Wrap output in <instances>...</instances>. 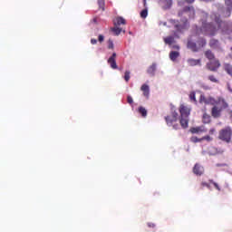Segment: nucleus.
<instances>
[{
	"mask_svg": "<svg viewBox=\"0 0 232 232\" xmlns=\"http://www.w3.org/2000/svg\"><path fill=\"white\" fill-rule=\"evenodd\" d=\"M215 23H207L206 21L202 22L201 27L196 26L194 32L196 35H216L218 30H221L223 34H232V23L231 22H222L220 20V15L214 14L212 16Z\"/></svg>",
	"mask_w": 232,
	"mask_h": 232,
	"instance_id": "f257e3e1",
	"label": "nucleus"
},
{
	"mask_svg": "<svg viewBox=\"0 0 232 232\" xmlns=\"http://www.w3.org/2000/svg\"><path fill=\"white\" fill-rule=\"evenodd\" d=\"M178 15L183 18V24H175V28L178 32H182L186 28V24H188V18L195 19V7L185 6L182 10L179 11Z\"/></svg>",
	"mask_w": 232,
	"mask_h": 232,
	"instance_id": "f03ea898",
	"label": "nucleus"
},
{
	"mask_svg": "<svg viewBox=\"0 0 232 232\" xmlns=\"http://www.w3.org/2000/svg\"><path fill=\"white\" fill-rule=\"evenodd\" d=\"M179 113H180V118H179V123L181 128L183 130H186L189 124V115L191 114V107L181 104L179 106Z\"/></svg>",
	"mask_w": 232,
	"mask_h": 232,
	"instance_id": "7ed1b4c3",
	"label": "nucleus"
},
{
	"mask_svg": "<svg viewBox=\"0 0 232 232\" xmlns=\"http://www.w3.org/2000/svg\"><path fill=\"white\" fill-rule=\"evenodd\" d=\"M218 140H222V142H226L227 144H230L232 142V129L227 126L224 129H221L218 132Z\"/></svg>",
	"mask_w": 232,
	"mask_h": 232,
	"instance_id": "20e7f679",
	"label": "nucleus"
},
{
	"mask_svg": "<svg viewBox=\"0 0 232 232\" xmlns=\"http://www.w3.org/2000/svg\"><path fill=\"white\" fill-rule=\"evenodd\" d=\"M220 66H222V64L218 59L211 60L206 64V68L207 70H209V72H218V68H220Z\"/></svg>",
	"mask_w": 232,
	"mask_h": 232,
	"instance_id": "39448f33",
	"label": "nucleus"
},
{
	"mask_svg": "<svg viewBox=\"0 0 232 232\" xmlns=\"http://www.w3.org/2000/svg\"><path fill=\"white\" fill-rule=\"evenodd\" d=\"M199 103L200 104H210L211 106H217V99L209 96L206 97V95L201 94L199 97Z\"/></svg>",
	"mask_w": 232,
	"mask_h": 232,
	"instance_id": "423d86ee",
	"label": "nucleus"
},
{
	"mask_svg": "<svg viewBox=\"0 0 232 232\" xmlns=\"http://www.w3.org/2000/svg\"><path fill=\"white\" fill-rule=\"evenodd\" d=\"M178 119H179V113L177 112V111H172L170 116L165 117V121L168 126H172L173 122H177Z\"/></svg>",
	"mask_w": 232,
	"mask_h": 232,
	"instance_id": "0eeeda50",
	"label": "nucleus"
},
{
	"mask_svg": "<svg viewBox=\"0 0 232 232\" xmlns=\"http://www.w3.org/2000/svg\"><path fill=\"white\" fill-rule=\"evenodd\" d=\"M117 58V53H113L112 55L108 59V64H110L111 68L112 70H117V61L115 60Z\"/></svg>",
	"mask_w": 232,
	"mask_h": 232,
	"instance_id": "6e6552de",
	"label": "nucleus"
},
{
	"mask_svg": "<svg viewBox=\"0 0 232 232\" xmlns=\"http://www.w3.org/2000/svg\"><path fill=\"white\" fill-rule=\"evenodd\" d=\"M187 48L191 50V52H198V46L197 45V43L193 42V39L191 38L188 39Z\"/></svg>",
	"mask_w": 232,
	"mask_h": 232,
	"instance_id": "1a4fd4ad",
	"label": "nucleus"
},
{
	"mask_svg": "<svg viewBox=\"0 0 232 232\" xmlns=\"http://www.w3.org/2000/svg\"><path fill=\"white\" fill-rule=\"evenodd\" d=\"M216 101H217L216 106H219L221 110H226L229 106L227 104V102H226V100L222 97H218Z\"/></svg>",
	"mask_w": 232,
	"mask_h": 232,
	"instance_id": "9d476101",
	"label": "nucleus"
},
{
	"mask_svg": "<svg viewBox=\"0 0 232 232\" xmlns=\"http://www.w3.org/2000/svg\"><path fill=\"white\" fill-rule=\"evenodd\" d=\"M193 174L198 175V177H200L201 175H204V167H202L198 163H196L193 168Z\"/></svg>",
	"mask_w": 232,
	"mask_h": 232,
	"instance_id": "9b49d317",
	"label": "nucleus"
},
{
	"mask_svg": "<svg viewBox=\"0 0 232 232\" xmlns=\"http://www.w3.org/2000/svg\"><path fill=\"white\" fill-rule=\"evenodd\" d=\"M222 113V108L214 105V107L211 110V115L212 117H214V119H218V117H220Z\"/></svg>",
	"mask_w": 232,
	"mask_h": 232,
	"instance_id": "f8f14e48",
	"label": "nucleus"
},
{
	"mask_svg": "<svg viewBox=\"0 0 232 232\" xmlns=\"http://www.w3.org/2000/svg\"><path fill=\"white\" fill-rule=\"evenodd\" d=\"M188 66H202V60L189 58L187 60Z\"/></svg>",
	"mask_w": 232,
	"mask_h": 232,
	"instance_id": "ddd939ff",
	"label": "nucleus"
},
{
	"mask_svg": "<svg viewBox=\"0 0 232 232\" xmlns=\"http://www.w3.org/2000/svg\"><path fill=\"white\" fill-rule=\"evenodd\" d=\"M209 46H210V48H213L214 50H221L220 43L217 39H211L209 41Z\"/></svg>",
	"mask_w": 232,
	"mask_h": 232,
	"instance_id": "4468645a",
	"label": "nucleus"
},
{
	"mask_svg": "<svg viewBox=\"0 0 232 232\" xmlns=\"http://www.w3.org/2000/svg\"><path fill=\"white\" fill-rule=\"evenodd\" d=\"M114 26H121V24H126V19L121 16H118L113 20Z\"/></svg>",
	"mask_w": 232,
	"mask_h": 232,
	"instance_id": "2eb2a0df",
	"label": "nucleus"
},
{
	"mask_svg": "<svg viewBox=\"0 0 232 232\" xmlns=\"http://www.w3.org/2000/svg\"><path fill=\"white\" fill-rule=\"evenodd\" d=\"M140 90L143 92L144 97L148 99L150 97V85L144 83L141 85Z\"/></svg>",
	"mask_w": 232,
	"mask_h": 232,
	"instance_id": "dca6fc26",
	"label": "nucleus"
},
{
	"mask_svg": "<svg viewBox=\"0 0 232 232\" xmlns=\"http://www.w3.org/2000/svg\"><path fill=\"white\" fill-rule=\"evenodd\" d=\"M208 44V42L205 40V38H198L197 41L198 50H202Z\"/></svg>",
	"mask_w": 232,
	"mask_h": 232,
	"instance_id": "f3484780",
	"label": "nucleus"
},
{
	"mask_svg": "<svg viewBox=\"0 0 232 232\" xmlns=\"http://www.w3.org/2000/svg\"><path fill=\"white\" fill-rule=\"evenodd\" d=\"M155 72H157V63H152L147 70V73L153 77L155 75Z\"/></svg>",
	"mask_w": 232,
	"mask_h": 232,
	"instance_id": "a211bd4d",
	"label": "nucleus"
},
{
	"mask_svg": "<svg viewBox=\"0 0 232 232\" xmlns=\"http://www.w3.org/2000/svg\"><path fill=\"white\" fill-rule=\"evenodd\" d=\"M179 57H180V53L177 52V51H172L169 53V59L170 61H177V59H179Z\"/></svg>",
	"mask_w": 232,
	"mask_h": 232,
	"instance_id": "6ab92c4d",
	"label": "nucleus"
},
{
	"mask_svg": "<svg viewBox=\"0 0 232 232\" xmlns=\"http://www.w3.org/2000/svg\"><path fill=\"white\" fill-rule=\"evenodd\" d=\"M205 57L210 62V61H215V53H213V52H211V50H207L205 52Z\"/></svg>",
	"mask_w": 232,
	"mask_h": 232,
	"instance_id": "aec40b11",
	"label": "nucleus"
},
{
	"mask_svg": "<svg viewBox=\"0 0 232 232\" xmlns=\"http://www.w3.org/2000/svg\"><path fill=\"white\" fill-rule=\"evenodd\" d=\"M111 32H113L114 35H121V33L123 32V34H126L125 30H122V28L119 26H115L111 28Z\"/></svg>",
	"mask_w": 232,
	"mask_h": 232,
	"instance_id": "412c9836",
	"label": "nucleus"
},
{
	"mask_svg": "<svg viewBox=\"0 0 232 232\" xmlns=\"http://www.w3.org/2000/svg\"><path fill=\"white\" fill-rule=\"evenodd\" d=\"M163 41H164L165 44H169V46H171V44H173L175 43V37L167 36V37L163 38Z\"/></svg>",
	"mask_w": 232,
	"mask_h": 232,
	"instance_id": "4be33fe9",
	"label": "nucleus"
},
{
	"mask_svg": "<svg viewBox=\"0 0 232 232\" xmlns=\"http://www.w3.org/2000/svg\"><path fill=\"white\" fill-rule=\"evenodd\" d=\"M138 112L140 113V115H141V117L146 118L148 117V110H146V108L140 106L138 108Z\"/></svg>",
	"mask_w": 232,
	"mask_h": 232,
	"instance_id": "5701e85b",
	"label": "nucleus"
},
{
	"mask_svg": "<svg viewBox=\"0 0 232 232\" xmlns=\"http://www.w3.org/2000/svg\"><path fill=\"white\" fill-rule=\"evenodd\" d=\"M225 5L227 6V14L228 17L231 15V10H232V0H225Z\"/></svg>",
	"mask_w": 232,
	"mask_h": 232,
	"instance_id": "b1692460",
	"label": "nucleus"
},
{
	"mask_svg": "<svg viewBox=\"0 0 232 232\" xmlns=\"http://www.w3.org/2000/svg\"><path fill=\"white\" fill-rule=\"evenodd\" d=\"M224 70H225V72H227V73L228 75H231V77H232V65L230 63H225Z\"/></svg>",
	"mask_w": 232,
	"mask_h": 232,
	"instance_id": "393cba45",
	"label": "nucleus"
},
{
	"mask_svg": "<svg viewBox=\"0 0 232 232\" xmlns=\"http://www.w3.org/2000/svg\"><path fill=\"white\" fill-rule=\"evenodd\" d=\"M98 6L99 9L104 12L105 6H106V2L104 0H98Z\"/></svg>",
	"mask_w": 232,
	"mask_h": 232,
	"instance_id": "a878e982",
	"label": "nucleus"
},
{
	"mask_svg": "<svg viewBox=\"0 0 232 232\" xmlns=\"http://www.w3.org/2000/svg\"><path fill=\"white\" fill-rule=\"evenodd\" d=\"M188 97L191 102H194L195 104H197V96L194 91L190 92Z\"/></svg>",
	"mask_w": 232,
	"mask_h": 232,
	"instance_id": "bb28decb",
	"label": "nucleus"
},
{
	"mask_svg": "<svg viewBox=\"0 0 232 232\" xmlns=\"http://www.w3.org/2000/svg\"><path fill=\"white\" fill-rule=\"evenodd\" d=\"M203 122L204 124H209L211 122V117L208 114L203 115Z\"/></svg>",
	"mask_w": 232,
	"mask_h": 232,
	"instance_id": "cd10ccee",
	"label": "nucleus"
},
{
	"mask_svg": "<svg viewBox=\"0 0 232 232\" xmlns=\"http://www.w3.org/2000/svg\"><path fill=\"white\" fill-rule=\"evenodd\" d=\"M204 188H208V189H211V185L206 181H202L200 183V189H204Z\"/></svg>",
	"mask_w": 232,
	"mask_h": 232,
	"instance_id": "c85d7f7f",
	"label": "nucleus"
},
{
	"mask_svg": "<svg viewBox=\"0 0 232 232\" xmlns=\"http://www.w3.org/2000/svg\"><path fill=\"white\" fill-rule=\"evenodd\" d=\"M190 133H200V131H202V130L200 129V127H192L189 130Z\"/></svg>",
	"mask_w": 232,
	"mask_h": 232,
	"instance_id": "c756f323",
	"label": "nucleus"
},
{
	"mask_svg": "<svg viewBox=\"0 0 232 232\" xmlns=\"http://www.w3.org/2000/svg\"><path fill=\"white\" fill-rule=\"evenodd\" d=\"M141 19H146L148 17V9H143L140 14Z\"/></svg>",
	"mask_w": 232,
	"mask_h": 232,
	"instance_id": "7c9ffc66",
	"label": "nucleus"
},
{
	"mask_svg": "<svg viewBox=\"0 0 232 232\" xmlns=\"http://www.w3.org/2000/svg\"><path fill=\"white\" fill-rule=\"evenodd\" d=\"M208 182L210 184H213L214 188H216L218 191H221L220 186L218 185V183L215 182V180L209 179Z\"/></svg>",
	"mask_w": 232,
	"mask_h": 232,
	"instance_id": "2f4dec72",
	"label": "nucleus"
},
{
	"mask_svg": "<svg viewBox=\"0 0 232 232\" xmlns=\"http://www.w3.org/2000/svg\"><path fill=\"white\" fill-rule=\"evenodd\" d=\"M108 48H109V50H113V48H115V45L113 44V40L112 39L108 40Z\"/></svg>",
	"mask_w": 232,
	"mask_h": 232,
	"instance_id": "473e14b6",
	"label": "nucleus"
},
{
	"mask_svg": "<svg viewBox=\"0 0 232 232\" xmlns=\"http://www.w3.org/2000/svg\"><path fill=\"white\" fill-rule=\"evenodd\" d=\"M130 71H126L125 74H124V80L126 81V82H129L130 76Z\"/></svg>",
	"mask_w": 232,
	"mask_h": 232,
	"instance_id": "72a5a7b5",
	"label": "nucleus"
},
{
	"mask_svg": "<svg viewBox=\"0 0 232 232\" xmlns=\"http://www.w3.org/2000/svg\"><path fill=\"white\" fill-rule=\"evenodd\" d=\"M164 3H165V5L167 6V8H171V5H173L172 0H165Z\"/></svg>",
	"mask_w": 232,
	"mask_h": 232,
	"instance_id": "f704fd0d",
	"label": "nucleus"
},
{
	"mask_svg": "<svg viewBox=\"0 0 232 232\" xmlns=\"http://www.w3.org/2000/svg\"><path fill=\"white\" fill-rule=\"evenodd\" d=\"M190 140L194 143L200 142L202 139H198L197 136H193L190 138Z\"/></svg>",
	"mask_w": 232,
	"mask_h": 232,
	"instance_id": "c9c22d12",
	"label": "nucleus"
},
{
	"mask_svg": "<svg viewBox=\"0 0 232 232\" xmlns=\"http://www.w3.org/2000/svg\"><path fill=\"white\" fill-rule=\"evenodd\" d=\"M208 80H210L211 82H218V80H217L215 75H209Z\"/></svg>",
	"mask_w": 232,
	"mask_h": 232,
	"instance_id": "e433bc0d",
	"label": "nucleus"
},
{
	"mask_svg": "<svg viewBox=\"0 0 232 232\" xmlns=\"http://www.w3.org/2000/svg\"><path fill=\"white\" fill-rule=\"evenodd\" d=\"M201 140H208V142L213 140V138H211L209 135L205 136L201 139Z\"/></svg>",
	"mask_w": 232,
	"mask_h": 232,
	"instance_id": "4c0bfd02",
	"label": "nucleus"
},
{
	"mask_svg": "<svg viewBox=\"0 0 232 232\" xmlns=\"http://www.w3.org/2000/svg\"><path fill=\"white\" fill-rule=\"evenodd\" d=\"M127 102L129 104H133V98L131 96H127Z\"/></svg>",
	"mask_w": 232,
	"mask_h": 232,
	"instance_id": "58836bf2",
	"label": "nucleus"
},
{
	"mask_svg": "<svg viewBox=\"0 0 232 232\" xmlns=\"http://www.w3.org/2000/svg\"><path fill=\"white\" fill-rule=\"evenodd\" d=\"M98 41H99V43H104V35L100 34V35L98 36Z\"/></svg>",
	"mask_w": 232,
	"mask_h": 232,
	"instance_id": "ea45409f",
	"label": "nucleus"
},
{
	"mask_svg": "<svg viewBox=\"0 0 232 232\" xmlns=\"http://www.w3.org/2000/svg\"><path fill=\"white\" fill-rule=\"evenodd\" d=\"M216 151L218 155H222L224 153V149H216Z\"/></svg>",
	"mask_w": 232,
	"mask_h": 232,
	"instance_id": "a19ab883",
	"label": "nucleus"
},
{
	"mask_svg": "<svg viewBox=\"0 0 232 232\" xmlns=\"http://www.w3.org/2000/svg\"><path fill=\"white\" fill-rule=\"evenodd\" d=\"M218 168H220V167H227V164L226 163H222V164H217Z\"/></svg>",
	"mask_w": 232,
	"mask_h": 232,
	"instance_id": "79ce46f5",
	"label": "nucleus"
},
{
	"mask_svg": "<svg viewBox=\"0 0 232 232\" xmlns=\"http://www.w3.org/2000/svg\"><path fill=\"white\" fill-rule=\"evenodd\" d=\"M173 50H180V46L179 45H172Z\"/></svg>",
	"mask_w": 232,
	"mask_h": 232,
	"instance_id": "37998d69",
	"label": "nucleus"
},
{
	"mask_svg": "<svg viewBox=\"0 0 232 232\" xmlns=\"http://www.w3.org/2000/svg\"><path fill=\"white\" fill-rule=\"evenodd\" d=\"M97 43V39L92 38L91 39V44H95Z\"/></svg>",
	"mask_w": 232,
	"mask_h": 232,
	"instance_id": "c03bdc74",
	"label": "nucleus"
},
{
	"mask_svg": "<svg viewBox=\"0 0 232 232\" xmlns=\"http://www.w3.org/2000/svg\"><path fill=\"white\" fill-rule=\"evenodd\" d=\"M186 3L191 5V3H195V0H185Z\"/></svg>",
	"mask_w": 232,
	"mask_h": 232,
	"instance_id": "a18cd8bd",
	"label": "nucleus"
},
{
	"mask_svg": "<svg viewBox=\"0 0 232 232\" xmlns=\"http://www.w3.org/2000/svg\"><path fill=\"white\" fill-rule=\"evenodd\" d=\"M148 227H155V224H153V223H148Z\"/></svg>",
	"mask_w": 232,
	"mask_h": 232,
	"instance_id": "49530a36",
	"label": "nucleus"
},
{
	"mask_svg": "<svg viewBox=\"0 0 232 232\" xmlns=\"http://www.w3.org/2000/svg\"><path fill=\"white\" fill-rule=\"evenodd\" d=\"M179 124L173 125L174 130H179Z\"/></svg>",
	"mask_w": 232,
	"mask_h": 232,
	"instance_id": "de8ad7c7",
	"label": "nucleus"
},
{
	"mask_svg": "<svg viewBox=\"0 0 232 232\" xmlns=\"http://www.w3.org/2000/svg\"><path fill=\"white\" fill-rule=\"evenodd\" d=\"M209 133H210L211 135H213V133H215V129H211V130H209Z\"/></svg>",
	"mask_w": 232,
	"mask_h": 232,
	"instance_id": "09e8293b",
	"label": "nucleus"
},
{
	"mask_svg": "<svg viewBox=\"0 0 232 232\" xmlns=\"http://www.w3.org/2000/svg\"><path fill=\"white\" fill-rule=\"evenodd\" d=\"M228 92H230V93H232V89H231V87H228Z\"/></svg>",
	"mask_w": 232,
	"mask_h": 232,
	"instance_id": "8fccbe9b",
	"label": "nucleus"
},
{
	"mask_svg": "<svg viewBox=\"0 0 232 232\" xmlns=\"http://www.w3.org/2000/svg\"><path fill=\"white\" fill-rule=\"evenodd\" d=\"M143 5L144 6H146V0H143Z\"/></svg>",
	"mask_w": 232,
	"mask_h": 232,
	"instance_id": "3c124183",
	"label": "nucleus"
}]
</instances>
